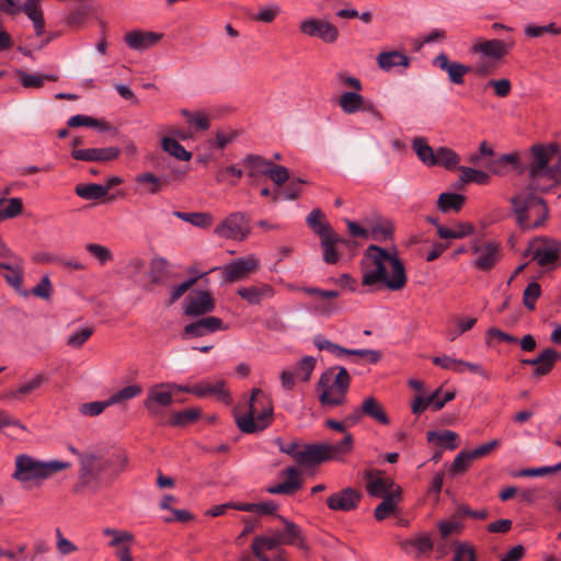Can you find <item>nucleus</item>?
<instances>
[{
	"label": "nucleus",
	"mask_w": 561,
	"mask_h": 561,
	"mask_svg": "<svg viewBox=\"0 0 561 561\" xmlns=\"http://www.w3.org/2000/svg\"><path fill=\"white\" fill-rule=\"evenodd\" d=\"M128 456L123 450L108 454L88 451L79 455L78 482L75 491L96 493L110 485L121 473L126 471Z\"/></svg>",
	"instance_id": "obj_1"
},
{
	"label": "nucleus",
	"mask_w": 561,
	"mask_h": 561,
	"mask_svg": "<svg viewBox=\"0 0 561 561\" xmlns=\"http://www.w3.org/2000/svg\"><path fill=\"white\" fill-rule=\"evenodd\" d=\"M374 268L363 271L362 285L376 286L385 285L390 290H401L407 285V274L402 261L396 250L392 252L371 244L365 251Z\"/></svg>",
	"instance_id": "obj_2"
},
{
	"label": "nucleus",
	"mask_w": 561,
	"mask_h": 561,
	"mask_svg": "<svg viewBox=\"0 0 561 561\" xmlns=\"http://www.w3.org/2000/svg\"><path fill=\"white\" fill-rule=\"evenodd\" d=\"M529 165L530 186L534 191L549 192L561 185V153L557 146L535 145Z\"/></svg>",
	"instance_id": "obj_3"
},
{
	"label": "nucleus",
	"mask_w": 561,
	"mask_h": 561,
	"mask_svg": "<svg viewBox=\"0 0 561 561\" xmlns=\"http://www.w3.org/2000/svg\"><path fill=\"white\" fill-rule=\"evenodd\" d=\"M234 417L242 433L253 434L264 431L274 419L271 397L260 388L252 389L250 398L236 408Z\"/></svg>",
	"instance_id": "obj_4"
},
{
	"label": "nucleus",
	"mask_w": 561,
	"mask_h": 561,
	"mask_svg": "<svg viewBox=\"0 0 561 561\" xmlns=\"http://www.w3.org/2000/svg\"><path fill=\"white\" fill-rule=\"evenodd\" d=\"M70 463L57 459L44 461L26 454L15 457L12 479L20 482L24 488L39 485L57 472L67 470Z\"/></svg>",
	"instance_id": "obj_5"
},
{
	"label": "nucleus",
	"mask_w": 561,
	"mask_h": 561,
	"mask_svg": "<svg viewBox=\"0 0 561 561\" xmlns=\"http://www.w3.org/2000/svg\"><path fill=\"white\" fill-rule=\"evenodd\" d=\"M517 226L523 230L536 229L546 222L549 209L543 198L533 192H520L511 198Z\"/></svg>",
	"instance_id": "obj_6"
},
{
	"label": "nucleus",
	"mask_w": 561,
	"mask_h": 561,
	"mask_svg": "<svg viewBox=\"0 0 561 561\" xmlns=\"http://www.w3.org/2000/svg\"><path fill=\"white\" fill-rule=\"evenodd\" d=\"M351 376L345 367L337 366L325 370L318 381L319 401L322 405L339 407L346 402Z\"/></svg>",
	"instance_id": "obj_7"
},
{
	"label": "nucleus",
	"mask_w": 561,
	"mask_h": 561,
	"mask_svg": "<svg viewBox=\"0 0 561 561\" xmlns=\"http://www.w3.org/2000/svg\"><path fill=\"white\" fill-rule=\"evenodd\" d=\"M353 435L346 433L337 444H310L306 445L298 455V465L314 467L328 460H337L350 454L353 449Z\"/></svg>",
	"instance_id": "obj_8"
},
{
	"label": "nucleus",
	"mask_w": 561,
	"mask_h": 561,
	"mask_svg": "<svg viewBox=\"0 0 561 561\" xmlns=\"http://www.w3.org/2000/svg\"><path fill=\"white\" fill-rule=\"evenodd\" d=\"M525 254L531 255V260L541 267H557L561 265V242L548 237H537L529 242Z\"/></svg>",
	"instance_id": "obj_9"
},
{
	"label": "nucleus",
	"mask_w": 561,
	"mask_h": 561,
	"mask_svg": "<svg viewBox=\"0 0 561 561\" xmlns=\"http://www.w3.org/2000/svg\"><path fill=\"white\" fill-rule=\"evenodd\" d=\"M251 217L241 211L229 214L214 229V233L222 239L243 241L251 233Z\"/></svg>",
	"instance_id": "obj_10"
},
{
	"label": "nucleus",
	"mask_w": 561,
	"mask_h": 561,
	"mask_svg": "<svg viewBox=\"0 0 561 561\" xmlns=\"http://www.w3.org/2000/svg\"><path fill=\"white\" fill-rule=\"evenodd\" d=\"M174 382H160L151 386L144 400V407L149 415L157 417L161 415V409L173 403Z\"/></svg>",
	"instance_id": "obj_11"
},
{
	"label": "nucleus",
	"mask_w": 561,
	"mask_h": 561,
	"mask_svg": "<svg viewBox=\"0 0 561 561\" xmlns=\"http://www.w3.org/2000/svg\"><path fill=\"white\" fill-rule=\"evenodd\" d=\"M259 266L260 260L254 254H249L216 270L221 272L225 283H236L256 272Z\"/></svg>",
	"instance_id": "obj_12"
},
{
	"label": "nucleus",
	"mask_w": 561,
	"mask_h": 561,
	"mask_svg": "<svg viewBox=\"0 0 561 561\" xmlns=\"http://www.w3.org/2000/svg\"><path fill=\"white\" fill-rule=\"evenodd\" d=\"M299 31L307 36H317L329 44L335 43L340 34L337 27L331 22L313 18L302 20Z\"/></svg>",
	"instance_id": "obj_13"
},
{
	"label": "nucleus",
	"mask_w": 561,
	"mask_h": 561,
	"mask_svg": "<svg viewBox=\"0 0 561 561\" xmlns=\"http://www.w3.org/2000/svg\"><path fill=\"white\" fill-rule=\"evenodd\" d=\"M284 545H286L284 531L276 529L273 530L270 536L254 537L251 549L259 561H264V559H272V557L266 554L267 551L276 550L277 552L282 549L280 546Z\"/></svg>",
	"instance_id": "obj_14"
},
{
	"label": "nucleus",
	"mask_w": 561,
	"mask_h": 561,
	"mask_svg": "<svg viewBox=\"0 0 561 561\" xmlns=\"http://www.w3.org/2000/svg\"><path fill=\"white\" fill-rule=\"evenodd\" d=\"M513 44L502 39H482L479 38L471 47L472 54H479L483 57L499 61L508 54Z\"/></svg>",
	"instance_id": "obj_15"
},
{
	"label": "nucleus",
	"mask_w": 561,
	"mask_h": 561,
	"mask_svg": "<svg viewBox=\"0 0 561 561\" xmlns=\"http://www.w3.org/2000/svg\"><path fill=\"white\" fill-rule=\"evenodd\" d=\"M360 500L362 494L357 490L348 486L332 493L327 499V505L332 511L351 512L358 507Z\"/></svg>",
	"instance_id": "obj_16"
},
{
	"label": "nucleus",
	"mask_w": 561,
	"mask_h": 561,
	"mask_svg": "<svg viewBox=\"0 0 561 561\" xmlns=\"http://www.w3.org/2000/svg\"><path fill=\"white\" fill-rule=\"evenodd\" d=\"M364 477L367 493L374 497L387 496L398 486L391 478L385 477L379 470H366Z\"/></svg>",
	"instance_id": "obj_17"
},
{
	"label": "nucleus",
	"mask_w": 561,
	"mask_h": 561,
	"mask_svg": "<svg viewBox=\"0 0 561 561\" xmlns=\"http://www.w3.org/2000/svg\"><path fill=\"white\" fill-rule=\"evenodd\" d=\"M1 276L15 293L24 298L30 296L28 290L23 288L24 260L21 256L10 260Z\"/></svg>",
	"instance_id": "obj_18"
},
{
	"label": "nucleus",
	"mask_w": 561,
	"mask_h": 561,
	"mask_svg": "<svg viewBox=\"0 0 561 561\" xmlns=\"http://www.w3.org/2000/svg\"><path fill=\"white\" fill-rule=\"evenodd\" d=\"M472 248L473 252L478 255L474 266L480 271H491L500 260L501 248L495 241H490L482 245L476 243Z\"/></svg>",
	"instance_id": "obj_19"
},
{
	"label": "nucleus",
	"mask_w": 561,
	"mask_h": 561,
	"mask_svg": "<svg viewBox=\"0 0 561 561\" xmlns=\"http://www.w3.org/2000/svg\"><path fill=\"white\" fill-rule=\"evenodd\" d=\"M46 381L47 377L44 374H37L19 387L2 392L0 400L4 402L21 401L39 389Z\"/></svg>",
	"instance_id": "obj_20"
},
{
	"label": "nucleus",
	"mask_w": 561,
	"mask_h": 561,
	"mask_svg": "<svg viewBox=\"0 0 561 561\" xmlns=\"http://www.w3.org/2000/svg\"><path fill=\"white\" fill-rule=\"evenodd\" d=\"M433 64L442 71H445L451 83L461 85L465 82V76L470 71V67L458 61H453L445 53L438 54Z\"/></svg>",
	"instance_id": "obj_21"
},
{
	"label": "nucleus",
	"mask_w": 561,
	"mask_h": 561,
	"mask_svg": "<svg viewBox=\"0 0 561 561\" xmlns=\"http://www.w3.org/2000/svg\"><path fill=\"white\" fill-rule=\"evenodd\" d=\"M121 153L117 147L73 149L71 157L78 161L107 162L115 160Z\"/></svg>",
	"instance_id": "obj_22"
},
{
	"label": "nucleus",
	"mask_w": 561,
	"mask_h": 561,
	"mask_svg": "<svg viewBox=\"0 0 561 561\" xmlns=\"http://www.w3.org/2000/svg\"><path fill=\"white\" fill-rule=\"evenodd\" d=\"M455 398V393L447 391L442 394L440 388L427 397H415L412 404V412L414 414H421L427 408H433L434 411H439L444 405Z\"/></svg>",
	"instance_id": "obj_23"
},
{
	"label": "nucleus",
	"mask_w": 561,
	"mask_h": 561,
	"mask_svg": "<svg viewBox=\"0 0 561 561\" xmlns=\"http://www.w3.org/2000/svg\"><path fill=\"white\" fill-rule=\"evenodd\" d=\"M560 359V353L553 348H546L536 358L523 359L522 363L534 366L533 376L538 378L548 375Z\"/></svg>",
	"instance_id": "obj_24"
},
{
	"label": "nucleus",
	"mask_w": 561,
	"mask_h": 561,
	"mask_svg": "<svg viewBox=\"0 0 561 561\" xmlns=\"http://www.w3.org/2000/svg\"><path fill=\"white\" fill-rule=\"evenodd\" d=\"M222 320L217 317H206L196 322L185 325L182 336L183 339L201 337L208 333L224 330Z\"/></svg>",
	"instance_id": "obj_25"
},
{
	"label": "nucleus",
	"mask_w": 561,
	"mask_h": 561,
	"mask_svg": "<svg viewBox=\"0 0 561 561\" xmlns=\"http://www.w3.org/2000/svg\"><path fill=\"white\" fill-rule=\"evenodd\" d=\"M185 314L191 317H198L214 310L215 304L208 291H201L195 297H187L184 300Z\"/></svg>",
	"instance_id": "obj_26"
},
{
	"label": "nucleus",
	"mask_w": 561,
	"mask_h": 561,
	"mask_svg": "<svg viewBox=\"0 0 561 561\" xmlns=\"http://www.w3.org/2000/svg\"><path fill=\"white\" fill-rule=\"evenodd\" d=\"M320 245L322 249L323 261L328 264H335L339 262L341 255L336 250L337 244L350 245L351 241L341 238L335 231L320 238Z\"/></svg>",
	"instance_id": "obj_27"
},
{
	"label": "nucleus",
	"mask_w": 561,
	"mask_h": 561,
	"mask_svg": "<svg viewBox=\"0 0 561 561\" xmlns=\"http://www.w3.org/2000/svg\"><path fill=\"white\" fill-rule=\"evenodd\" d=\"M193 394L199 398L217 397L219 400L228 402L230 399L229 392L225 387L224 380L204 381L193 386Z\"/></svg>",
	"instance_id": "obj_28"
},
{
	"label": "nucleus",
	"mask_w": 561,
	"mask_h": 561,
	"mask_svg": "<svg viewBox=\"0 0 561 561\" xmlns=\"http://www.w3.org/2000/svg\"><path fill=\"white\" fill-rule=\"evenodd\" d=\"M161 36L153 32L131 31L125 35V42L131 49L145 50L154 46Z\"/></svg>",
	"instance_id": "obj_29"
},
{
	"label": "nucleus",
	"mask_w": 561,
	"mask_h": 561,
	"mask_svg": "<svg viewBox=\"0 0 561 561\" xmlns=\"http://www.w3.org/2000/svg\"><path fill=\"white\" fill-rule=\"evenodd\" d=\"M277 517L284 525L283 531L286 545L295 546L301 550L307 551L308 546L306 543V538L302 533V529L296 523L285 518L284 516L278 515Z\"/></svg>",
	"instance_id": "obj_30"
},
{
	"label": "nucleus",
	"mask_w": 561,
	"mask_h": 561,
	"mask_svg": "<svg viewBox=\"0 0 561 561\" xmlns=\"http://www.w3.org/2000/svg\"><path fill=\"white\" fill-rule=\"evenodd\" d=\"M400 548L404 552L413 553L415 558H420L423 553L432 551L433 541L427 534H419L414 538L401 541Z\"/></svg>",
	"instance_id": "obj_31"
},
{
	"label": "nucleus",
	"mask_w": 561,
	"mask_h": 561,
	"mask_svg": "<svg viewBox=\"0 0 561 561\" xmlns=\"http://www.w3.org/2000/svg\"><path fill=\"white\" fill-rule=\"evenodd\" d=\"M376 60L378 67L387 72L391 71L394 67H403L405 69L410 66V58L399 50L381 51Z\"/></svg>",
	"instance_id": "obj_32"
},
{
	"label": "nucleus",
	"mask_w": 561,
	"mask_h": 561,
	"mask_svg": "<svg viewBox=\"0 0 561 561\" xmlns=\"http://www.w3.org/2000/svg\"><path fill=\"white\" fill-rule=\"evenodd\" d=\"M243 164L248 176L255 182L261 175L268 176L273 162L259 154H249L244 158Z\"/></svg>",
	"instance_id": "obj_33"
},
{
	"label": "nucleus",
	"mask_w": 561,
	"mask_h": 561,
	"mask_svg": "<svg viewBox=\"0 0 561 561\" xmlns=\"http://www.w3.org/2000/svg\"><path fill=\"white\" fill-rule=\"evenodd\" d=\"M360 413L368 416L379 424L388 425V417L382 404L373 396L366 397L360 404Z\"/></svg>",
	"instance_id": "obj_34"
},
{
	"label": "nucleus",
	"mask_w": 561,
	"mask_h": 561,
	"mask_svg": "<svg viewBox=\"0 0 561 561\" xmlns=\"http://www.w3.org/2000/svg\"><path fill=\"white\" fill-rule=\"evenodd\" d=\"M381 499V503L376 506L374 512V516L377 520H383L390 514L394 513L402 499V489L400 486H396L392 492Z\"/></svg>",
	"instance_id": "obj_35"
},
{
	"label": "nucleus",
	"mask_w": 561,
	"mask_h": 561,
	"mask_svg": "<svg viewBox=\"0 0 561 561\" xmlns=\"http://www.w3.org/2000/svg\"><path fill=\"white\" fill-rule=\"evenodd\" d=\"M284 473L287 476V480L276 485L270 486L267 489L270 494H293L301 488L299 472L295 467H288Z\"/></svg>",
	"instance_id": "obj_36"
},
{
	"label": "nucleus",
	"mask_w": 561,
	"mask_h": 561,
	"mask_svg": "<svg viewBox=\"0 0 561 561\" xmlns=\"http://www.w3.org/2000/svg\"><path fill=\"white\" fill-rule=\"evenodd\" d=\"M20 12H24L33 22L36 35L44 33L45 21L39 0H26L23 5H20Z\"/></svg>",
	"instance_id": "obj_37"
},
{
	"label": "nucleus",
	"mask_w": 561,
	"mask_h": 561,
	"mask_svg": "<svg viewBox=\"0 0 561 561\" xmlns=\"http://www.w3.org/2000/svg\"><path fill=\"white\" fill-rule=\"evenodd\" d=\"M237 294L250 305H259L263 299L271 298L274 294L270 285L241 287Z\"/></svg>",
	"instance_id": "obj_38"
},
{
	"label": "nucleus",
	"mask_w": 561,
	"mask_h": 561,
	"mask_svg": "<svg viewBox=\"0 0 561 561\" xmlns=\"http://www.w3.org/2000/svg\"><path fill=\"white\" fill-rule=\"evenodd\" d=\"M473 231L474 227L469 222L458 221L450 228L437 225V234L442 239H462L472 234Z\"/></svg>",
	"instance_id": "obj_39"
},
{
	"label": "nucleus",
	"mask_w": 561,
	"mask_h": 561,
	"mask_svg": "<svg viewBox=\"0 0 561 561\" xmlns=\"http://www.w3.org/2000/svg\"><path fill=\"white\" fill-rule=\"evenodd\" d=\"M426 437L430 443L436 444L437 446L444 447L446 449L454 450L458 447V435L457 433L449 430L428 431L426 433Z\"/></svg>",
	"instance_id": "obj_40"
},
{
	"label": "nucleus",
	"mask_w": 561,
	"mask_h": 561,
	"mask_svg": "<svg viewBox=\"0 0 561 561\" xmlns=\"http://www.w3.org/2000/svg\"><path fill=\"white\" fill-rule=\"evenodd\" d=\"M466 202V196L458 193H442L437 199V208L442 213L461 210Z\"/></svg>",
	"instance_id": "obj_41"
},
{
	"label": "nucleus",
	"mask_w": 561,
	"mask_h": 561,
	"mask_svg": "<svg viewBox=\"0 0 561 561\" xmlns=\"http://www.w3.org/2000/svg\"><path fill=\"white\" fill-rule=\"evenodd\" d=\"M135 181L138 184L146 185V192L148 194L159 193L169 183V179L167 176L160 178L151 172L138 174Z\"/></svg>",
	"instance_id": "obj_42"
},
{
	"label": "nucleus",
	"mask_w": 561,
	"mask_h": 561,
	"mask_svg": "<svg viewBox=\"0 0 561 561\" xmlns=\"http://www.w3.org/2000/svg\"><path fill=\"white\" fill-rule=\"evenodd\" d=\"M412 148L415 151L417 158L427 167L436 165V157L434 150L423 137H415L412 140Z\"/></svg>",
	"instance_id": "obj_43"
},
{
	"label": "nucleus",
	"mask_w": 561,
	"mask_h": 561,
	"mask_svg": "<svg viewBox=\"0 0 561 561\" xmlns=\"http://www.w3.org/2000/svg\"><path fill=\"white\" fill-rule=\"evenodd\" d=\"M364 96L358 91L343 92L339 98V106L344 114L351 115L359 112Z\"/></svg>",
	"instance_id": "obj_44"
},
{
	"label": "nucleus",
	"mask_w": 561,
	"mask_h": 561,
	"mask_svg": "<svg viewBox=\"0 0 561 561\" xmlns=\"http://www.w3.org/2000/svg\"><path fill=\"white\" fill-rule=\"evenodd\" d=\"M323 218L324 214L319 208L313 209L306 218L308 226L320 238H322L325 234L334 232L333 228L329 222L322 221Z\"/></svg>",
	"instance_id": "obj_45"
},
{
	"label": "nucleus",
	"mask_w": 561,
	"mask_h": 561,
	"mask_svg": "<svg viewBox=\"0 0 561 561\" xmlns=\"http://www.w3.org/2000/svg\"><path fill=\"white\" fill-rule=\"evenodd\" d=\"M76 194L85 201H99L106 196L107 187H103L101 184H78L75 187Z\"/></svg>",
	"instance_id": "obj_46"
},
{
	"label": "nucleus",
	"mask_w": 561,
	"mask_h": 561,
	"mask_svg": "<svg viewBox=\"0 0 561 561\" xmlns=\"http://www.w3.org/2000/svg\"><path fill=\"white\" fill-rule=\"evenodd\" d=\"M161 146L165 152L180 161H190L192 159V153L172 137H163Z\"/></svg>",
	"instance_id": "obj_47"
},
{
	"label": "nucleus",
	"mask_w": 561,
	"mask_h": 561,
	"mask_svg": "<svg viewBox=\"0 0 561 561\" xmlns=\"http://www.w3.org/2000/svg\"><path fill=\"white\" fill-rule=\"evenodd\" d=\"M435 157H436V165H442L444 168H446L447 170H454V169H457L458 168V164L460 162V157L459 154L448 148V147H439L436 149V152H435Z\"/></svg>",
	"instance_id": "obj_48"
},
{
	"label": "nucleus",
	"mask_w": 561,
	"mask_h": 561,
	"mask_svg": "<svg viewBox=\"0 0 561 561\" xmlns=\"http://www.w3.org/2000/svg\"><path fill=\"white\" fill-rule=\"evenodd\" d=\"M23 210V202L19 197L0 198V222L19 216Z\"/></svg>",
	"instance_id": "obj_49"
},
{
	"label": "nucleus",
	"mask_w": 561,
	"mask_h": 561,
	"mask_svg": "<svg viewBox=\"0 0 561 561\" xmlns=\"http://www.w3.org/2000/svg\"><path fill=\"white\" fill-rule=\"evenodd\" d=\"M201 416V411L198 409H186L183 411H179L173 413L168 423L171 426H185L187 424L194 423Z\"/></svg>",
	"instance_id": "obj_50"
},
{
	"label": "nucleus",
	"mask_w": 561,
	"mask_h": 561,
	"mask_svg": "<svg viewBox=\"0 0 561 561\" xmlns=\"http://www.w3.org/2000/svg\"><path fill=\"white\" fill-rule=\"evenodd\" d=\"M142 393V387L139 383H133L126 386L115 393H113L108 400L111 405L118 404L125 401H128L133 398H136Z\"/></svg>",
	"instance_id": "obj_51"
},
{
	"label": "nucleus",
	"mask_w": 561,
	"mask_h": 561,
	"mask_svg": "<svg viewBox=\"0 0 561 561\" xmlns=\"http://www.w3.org/2000/svg\"><path fill=\"white\" fill-rule=\"evenodd\" d=\"M103 535L106 537H111L108 541V547L115 548L123 543H133L135 540V536L128 530H119L115 528H104L102 530Z\"/></svg>",
	"instance_id": "obj_52"
},
{
	"label": "nucleus",
	"mask_w": 561,
	"mask_h": 561,
	"mask_svg": "<svg viewBox=\"0 0 561 561\" xmlns=\"http://www.w3.org/2000/svg\"><path fill=\"white\" fill-rule=\"evenodd\" d=\"M67 125L71 128L84 126V127L99 128L100 130L108 129V126L104 121L96 119L94 117L85 116V115H81V114L71 116L68 119Z\"/></svg>",
	"instance_id": "obj_53"
},
{
	"label": "nucleus",
	"mask_w": 561,
	"mask_h": 561,
	"mask_svg": "<svg viewBox=\"0 0 561 561\" xmlns=\"http://www.w3.org/2000/svg\"><path fill=\"white\" fill-rule=\"evenodd\" d=\"M460 171V181L465 183L473 182L477 184H486L490 180V176L486 172L477 170L469 167H459Z\"/></svg>",
	"instance_id": "obj_54"
},
{
	"label": "nucleus",
	"mask_w": 561,
	"mask_h": 561,
	"mask_svg": "<svg viewBox=\"0 0 561 561\" xmlns=\"http://www.w3.org/2000/svg\"><path fill=\"white\" fill-rule=\"evenodd\" d=\"M181 114L188 124L194 125L199 130H207L210 126L209 117L202 111L191 112L183 108Z\"/></svg>",
	"instance_id": "obj_55"
},
{
	"label": "nucleus",
	"mask_w": 561,
	"mask_h": 561,
	"mask_svg": "<svg viewBox=\"0 0 561 561\" xmlns=\"http://www.w3.org/2000/svg\"><path fill=\"white\" fill-rule=\"evenodd\" d=\"M541 296V286L537 282L529 283L523 291V304L530 311L536 309V301Z\"/></svg>",
	"instance_id": "obj_56"
},
{
	"label": "nucleus",
	"mask_w": 561,
	"mask_h": 561,
	"mask_svg": "<svg viewBox=\"0 0 561 561\" xmlns=\"http://www.w3.org/2000/svg\"><path fill=\"white\" fill-rule=\"evenodd\" d=\"M91 11L92 5L90 1H85V3L79 5L68 14L66 22L69 26H78L90 15Z\"/></svg>",
	"instance_id": "obj_57"
},
{
	"label": "nucleus",
	"mask_w": 561,
	"mask_h": 561,
	"mask_svg": "<svg viewBox=\"0 0 561 561\" xmlns=\"http://www.w3.org/2000/svg\"><path fill=\"white\" fill-rule=\"evenodd\" d=\"M169 267V262L162 256H154L150 262V277L151 282L158 284L165 275Z\"/></svg>",
	"instance_id": "obj_58"
},
{
	"label": "nucleus",
	"mask_w": 561,
	"mask_h": 561,
	"mask_svg": "<svg viewBox=\"0 0 561 561\" xmlns=\"http://www.w3.org/2000/svg\"><path fill=\"white\" fill-rule=\"evenodd\" d=\"M85 250L98 260L101 265L106 264L107 262L113 261L112 251L102 244L98 243H87Z\"/></svg>",
	"instance_id": "obj_59"
},
{
	"label": "nucleus",
	"mask_w": 561,
	"mask_h": 561,
	"mask_svg": "<svg viewBox=\"0 0 561 561\" xmlns=\"http://www.w3.org/2000/svg\"><path fill=\"white\" fill-rule=\"evenodd\" d=\"M280 12L282 10L278 4L271 3L264 7H260L257 13L253 16V20L263 23H272L280 14Z\"/></svg>",
	"instance_id": "obj_60"
},
{
	"label": "nucleus",
	"mask_w": 561,
	"mask_h": 561,
	"mask_svg": "<svg viewBox=\"0 0 561 561\" xmlns=\"http://www.w3.org/2000/svg\"><path fill=\"white\" fill-rule=\"evenodd\" d=\"M474 460L471 451H460L454 459L450 466V473L459 474L463 473L470 466L471 461Z\"/></svg>",
	"instance_id": "obj_61"
},
{
	"label": "nucleus",
	"mask_w": 561,
	"mask_h": 561,
	"mask_svg": "<svg viewBox=\"0 0 561 561\" xmlns=\"http://www.w3.org/2000/svg\"><path fill=\"white\" fill-rule=\"evenodd\" d=\"M458 518H459V516H457V514H456L453 519L440 520L437 524V527H438L442 538H447L448 536H450L453 534L461 533L463 525L460 520H458Z\"/></svg>",
	"instance_id": "obj_62"
},
{
	"label": "nucleus",
	"mask_w": 561,
	"mask_h": 561,
	"mask_svg": "<svg viewBox=\"0 0 561 561\" xmlns=\"http://www.w3.org/2000/svg\"><path fill=\"white\" fill-rule=\"evenodd\" d=\"M30 295L42 298L44 300H49L53 294V286L48 275L42 277L41 282L28 290Z\"/></svg>",
	"instance_id": "obj_63"
},
{
	"label": "nucleus",
	"mask_w": 561,
	"mask_h": 561,
	"mask_svg": "<svg viewBox=\"0 0 561 561\" xmlns=\"http://www.w3.org/2000/svg\"><path fill=\"white\" fill-rule=\"evenodd\" d=\"M111 407L110 400L93 401L80 405L79 411L85 416L100 415L106 408Z\"/></svg>",
	"instance_id": "obj_64"
}]
</instances>
